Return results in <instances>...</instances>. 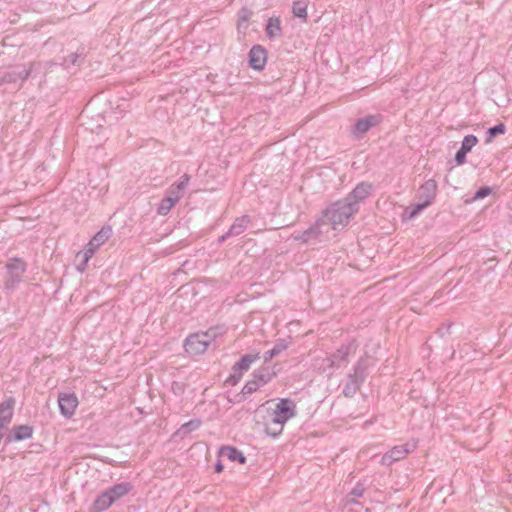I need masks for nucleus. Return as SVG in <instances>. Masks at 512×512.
I'll list each match as a JSON object with an SVG mask.
<instances>
[{
  "mask_svg": "<svg viewBox=\"0 0 512 512\" xmlns=\"http://www.w3.org/2000/svg\"><path fill=\"white\" fill-rule=\"evenodd\" d=\"M15 399L7 398L0 403V427L6 428L12 421L14 414Z\"/></svg>",
  "mask_w": 512,
  "mask_h": 512,
  "instance_id": "15",
  "label": "nucleus"
},
{
  "mask_svg": "<svg viewBox=\"0 0 512 512\" xmlns=\"http://www.w3.org/2000/svg\"><path fill=\"white\" fill-rule=\"evenodd\" d=\"M492 192V189L488 186L480 187L474 194L473 200L483 199L489 196Z\"/></svg>",
  "mask_w": 512,
  "mask_h": 512,
  "instance_id": "36",
  "label": "nucleus"
},
{
  "mask_svg": "<svg viewBox=\"0 0 512 512\" xmlns=\"http://www.w3.org/2000/svg\"><path fill=\"white\" fill-rule=\"evenodd\" d=\"M357 345L354 339L346 341L333 353L329 354L334 362L336 369L346 367L349 363V357L354 355Z\"/></svg>",
  "mask_w": 512,
  "mask_h": 512,
  "instance_id": "7",
  "label": "nucleus"
},
{
  "mask_svg": "<svg viewBox=\"0 0 512 512\" xmlns=\"http://www.w3.org/2000/svg\"><path fill=\"white\" fill-rule=\"evenodd\" d=\"M366 361L361 358L353 366L352 371L347 375L342 393L345 397H353L360 389L366 377Z\"/></svg>",
  "mask_w": 512,
  "mask_h": 512,
  "instance_id": "4",
  "label": "nucleus"
},
{
  "mask_svg": "<svg viewBox=\"0 0 512 512\" xmlns=\"http://www.w3.org/2000/svg\"><path fill=\"white\" fill-rule=\"evenodd\" d=\"M477 143L478 139L475 135H466L461 143L460 149L469 153Z\"/></svg>",
  "mask_w": 512,
  "mask_h": 512,
  "instance_id": "34",
  "label": "nucleus"
},
{
  "mask_svg": "<svg viewBox=\"0 0 512 512\" xmlns=\"http://www.w3.org/2000/svg\"><path fill=\"white\" fill-rule=\"evenodd\" d=\"M308 0H296L292 4V13L295 17L307 21Z\"/></svg>",
  "mask_w": 512,
  "mask_h": 512,
  "instance_id": "30",
  "label": "nucleus"
},
{
  "mask_svg": "<svg viewBox=\"0 0 512 512\" xmlns=\"http://www.w3.org/2000/svg\"><path fill=\"white\" fill-rule=\"evenodd\" d=\"M357 212L358 208L355 205L347 203L343 199L328 206L321 218L325 221L328 220L332 229L337 230L339 227H345Z\"/></svg>",
  "mask_w": 512,
  "mask_h": 512,
  "instance_id": "1",
  "label": "nucleus"
},
{
  "mask_svg": "<svg viewBox=\"0 0 512 512\" xmlns=\"http://www.w3.org/2000/svg\"><path fill=\"white\" fill-rule=\"evenodd\" d=\"M250 15H251V13L248 9L242 8L238 14L239 21H241V22L248 21L250 18Z\"/></svg>",
  "mask_w": 512,
  "mask_h": 512,
  "instance_id": "40",
  "label": "nucleus"
},
{
  "mask_svg": "<svg viewBox=\"0 0 512 512\" xmlns=\"http://www.w3.org/2000/svg\"><path fill=\"white\" fill-rule=\"evenodd\" d=\"M288 345H289V343L286 340H284V339L278 340L275 343V345L273 346V348H271L270 350L266 351L263 354L264 362L267 363V362L271 361L272 358H274L275 356H278L281 352L286 350L288 348Z\"/></svg>",
  "mask_w": 512,
  "mask_h": 512,
  "instance_id": "27",
  "label": "nucleus"
},
{
  "mask_svg": "<svg viewBox=\"0 0 512 512\" xmlns=\"http://www.w3.org/2000/svg\"><path fill=\"white\" fill-rule=\"evenodd\" d=\"M133 489V485L130 482H121L114 484L112 487L106 489V493L109 494L113 502L127 495Z\"/></svg>",
  "mask_w": 512,
  "mask_h": 512,
  "instance_id": "21",
  "label": "nucleus"
},
{
  "mask_svg": "<svg viewBox=\"0 0 512 512\" xmlns=\"http://www.w3.org/2000/svg\"><path fill=\"white\" fill-rule=\"evenodd\" d=\"M112 229L110 226L102 227L85 245L84 249L80 251L76 258L81 257V262L77 264L76 269L83 273L88 265L89 260L94 253L111 237Z\"/></svg>",
  "mask_w": 512,
  "mask_h": 512,
  "instance_id": "2",
  "label": "nucleus"
},
{
  "mask_svg": "<svg viewBox=\"0 0 512 512\" xmlns=\"http://www.w3.org/2000/svg\"><path fill=\"white\" fill-rule=\"evenodd\" d=\"M366 491V487L364 483L357 482L356 485L352 488V490L345 496V504L347 505H353V504H359L358 498L363 497L364 493Z\"/></svg>",
  "mask_w": 512,
  "mask_h": 512,
  "instance_id": "25",
  "label": "nucleus"
},
{
  "mask_svg": "<svg viewBox=\"0 0 512 512\" xmlns=\"http://www.w3.org/2000/svg\"><path fill=\"white\" fill-rule=\"evenodd\" d=\"M437 193V182L434 179L425 181L419 188V197L423 203L429 206L435 199Z\"/></svg>",
  "mask_w": 512,
  "mask_h": 512,
  "instance_id": "16",
  "label": "nucleus"
},
{
  "mask_svg": "<svg viewBox=\"0 0 512 512\" xmlns=\"http://www.w3.org/2000/svg\"><path fill=\"white\" fill-rule=\"evenodd\" d=\"M260 388V385L252 378L248 380L242 388L241 393L244 396L251 395Z\"/></svg>",
  "mask_w": 512,
  "mask_h": 512,
  "instance_id": "35",
  "label": "nucleus"
},
{
  "mask_svg": "<svg viewBox=\"0 0 512 512\" xmlns=\"http://www.w3.org/2000/svg\"><path fill=\"white\" fill-rule=\"evenodd\" d=\"M249 67L256 71H262L267 62V51L261 45H254L248 53Z\"/></svg>",
  "mask_w": 512,
  "mask_h": 512,
  "instance_id": "13",
  "label": "nucleus"
},
{
  "mask_svg": "<svg viewBox=\"0 0 512 512\" xmlns=\"http://www.w3.org/2000/svg\"><path fill=\"white\" fill-rule=\"evenodd\" d=\"M373 190V185L368 182H360L356 187L344 198L347 203L355 205L359 209V204L364 202Z\"/></svg>",
  "mask_w": 512,
  "mask_h": 512,
  "instance_id": "11",
  "label": "nucleus"
},
{
  "mask_svg": "<svg viewBox=\"0 0 512 512\" xmlns=\"http://www.w3.org/2000/svg\"><path fill=\"white\" fill-rule=\"evenodd\" d=\"M220 455L226 456L232 462H238L240 464H245L247 458L238 448L233 446H222L219 451Z\"/></svg>",
  "mask_w": 512,
  "mask_h": 512,
  "instance_id": "23",
  "label": "nucleus"
},
{
  "mask_svg": "<svg viewBox=\"0 0 512 512\" xmlns=\"http://www.w3.org/2000/svg\"><path fill=\"white\" fill-rule=\"evenodd\" d=\"M200 426L199 420H190L182 425L181 429L186 432H191L196 430Z\"/></svg>",
  "mask_w": 512,
  "mask_h": 512,
  "instance_id": "37",
  "label": "nucleus"
},
{
  "mask_svg": "<svg viewBox=\"0 0 512 512\" xmlns=\"http://www.w3.org/2000/svg\"><path fill=\"white\" fill-rule=\"evenodd\" d=\"M382 115L381 114H373V115H367L363 118H359L353 128H352V134L360 139L364 136L365 133H367L372 127L377 126L382 122Z\"/></svg>",
  "mask_w": 512,
  "mask_h": 512,
  "instance_id": "9",
  "label": "nucleus"
},
{
  "mask_svg": "<svg viewBox=\"0 0 512 512\" xmlns=\"http://www.w3.org/2000/svg\"><path fill=\"white\" fill-rule=\"evenodd\" d=\"M177 201L165 193V196L162 198L160 203L157 206V214L161 216L167 215L171 209L175 206Z\"/></svg>",
  "mask_w": 512,
  "mask_h": 512,
  "instance_id": "29",
  "label": "nucleus"
},
{
  "mask_svg": "<svg viewBox=\"0 0 512 512\" xmlns=\"http://www.w3.org/2000/svg\"><path fill=\"white\" fill-rule=\"evenodd\" d=\"M244 373H245V372H243L242 370H238V369H237V366L234 364V365L232 366V372H231V374L229 375V377H228V378L226 379V381H225V382H226V384H228V385H230V386H235V385H237V384L240 382V380H241V378H242V376H243V374H244Z\"/></svg>",
  "mask_w": 512,
  "mask_h": 512,
  "instance_id": "33",
  "label": "nucleus"
},
{
  "mask_svg": "<svg viewBox=\"0 0 512 512\" xmlns=\"http://www.w3.org/2000/svg\"><path fill=\"white\" fill-rule=\"evenodd\" d=\"M78 398L75 393H59L58 406L60 413L66 419L72 418L78 407Z\"/></svg>",
  "mask_w": 512,
  "mask_h": 512,
  "instance_id": "12",
  "label": "nucleus"
},
{
  "mask_svg": "<svg viewBox=\"0 0 512 512\" xmlns=\"http://www.w3.org/2000/svg\"><path fill=\"white\" fill-rule=\"evenodd\" d=\"M416 448L415 444H403L392 447L389 451L382 455L380 463L384 466H390L394 462L404 459L409 453Z\"/></svg>",
  "mask_w": 512,
  "mask_h": 512,
  "instance_id": "8",
  "label": "nucleus"
},
{
  "mask_svg": "<svg viewBox=\"0 0 512 512\" xmlns=\"http://www.w3.org/2000/svg\"><path fill=\"white\" fill-rule=\"evenodd\" d=\"M324 224H326V221L323 218H319L302 233L294 232L291 235V238L294 241H298L304 244L309 243L312 240L318 239L322 235L323 231L321 228Z\"/></svg>",
  "mask_w": 512,
  "mask_h": 512,
  "instance_id": "10",
  "label": "nucleus"
},
{
  "mask_svg": "<svg viewBox=\"0 0 512 512\" xmlns=\"http://www.w3.org/2000/svg\"><path fill=\"white\" fill-rule=\"evenodd\" d=\"M114 502L112 498H110L109 494L106 491H103L97 498L94 500L92 505L93 512H104L106 511Z\"/></svg>",
  "mask_w": 512,
  "mask_h": 512,
  "instance_id": "26",
  "label": "nucleus"
},
{
  "mask_svg": "<svg viewBox=\"0 0 512 512\" xmlns=\"http://www.w3.org/2000/svg\"><path fill=\"white\" fill-rule=\"evenodd\" d=\"M33 64H30L28 69H19L18 67H14L12 69L6 70L0 73V82L1 83H16L18 81L24 82L26 81L32 73Z\"/></svg>",
  "mask_w": 512,
  "mask_h": 512,
  "instance_id": "14",
  "label": "nucleus"
},
{
  "mask_svg": "<svg viewBox=\"0 0 512 512\" xmlns=\"http://www.w3.org/2000/svg\"><path fill=\"white\" fill-rule=\"evenodd\" d=\"M86 58V49L84 46H80L75 52L70 53L63 59L61 65L65 69H69L73 66H81Z\"/></svg>",
  "mask_w": 512,
  "mask_h": 512,
  "instance_id": "18",
  "label": "nucleus"
},
{
  "mask_svg": "<svg viewBox=\"0 0 512 512\" xmlns=\"http://www.w3.org/2000/svg\"><path fill=\"white\" fill-rule=\"evenodd\" d=\"M427 203H418L409 211V218L416 217L421 211L427 208Z\"/></svg>",
  "mask_w": 512,
  "mask_h": 512,
  "instance_id": "38",
  "label": "nucleus"
},
{
  "mask_svg": "<svg viewBox=\"0 0 512 512\" xmlns=\"http://www.w3.org/2000/svg\"><path fill=\"white\" fill-rule=\"evenodd\" d=\"M251 222L252 219L249 215H242L237 217L228 229V235H231L232 237L241 235L244 233Z\"/></svg>",
  "mask_w": 512,
  "mask_h": 512,
  "instance_id": "22",
  "label": "nucleus"
},
{
  "mask_svg": "<svg viewBox=\"0 0 512 512\" xmlns=\"http://www.w3.org/2000/svg\"><path fill=\"white\" fill-rule=\"evenodd\" d=\"M506 132V126L503 123H499L495 126L489 127L486 134V142H490L497 135L504 134Z\"/></svg>",
  "mask_w": 512,
  "mask_h": 512,
  "instance_id": "32",
  "label": "nucleus"
},
{
  "mask_svg": "<svg viewBox=\"0 0 512 512\" xmlns=\"http://www.w3.org/2000/svg\"><path fill=\"white\" fill-rule=\"evenodd\" d=\"M266 36L272 40L282 35L281 20L279 17H270L265 27Z\"/></svg>",
  "mask_w": 512,
  "mask_h": 512,
  "instance_id": "24",
  "label": "nucleus"
},
{
  "mask_svg": "<svg viewBox=\"0 0 512 512\" xmlns=\"http://www.w3.org/2000/svg\"><path fill=\"white\" fill-rule=\"evenodd\" d=\"M33 427L30 425L14 426L11 433L7 436L8 442H19L31 438Z\"/></svg>",
  "mask_w": 512,
  "mask_h": 512,
  "instance_id": "19",
  "label": "nucleus"
},
{
  "mask_svg": "<svg viewBox=\"0 0 512 512\" xmlns=\"http://www.w3.org/2000/svg\"><path fill=\"white\" fill-rule=\"evenodd\" d=\"M7 274L4 288L7 291L14 290L22 280V275L26 271V263L20 258H13L6 265Z\"/></svg>",
  "mask_w": 512,
  "mask_h": 512,
  "instance_id": "6",
  "label": "nucleus"
},
{
  "mask_svg": "<svg viewBox=\"0 0 512 512\" xmlns=\"http://www.w3.org/2000/svg\"><path fill=\"white\" fill-rule=\"evenodd\" d=\"M467 152L459 149L455 154V162L457 165L464 164L466 161Z\"/></svg>",
  "mask_w": 512,
  "mask_h": 512,
  "instance_id": "39",
  "label": "nucleus"
},
{
  "mask_svg": "<svg viewBox=\"0 0 512 512\" xmlns=\"http://www.w3.org/2000/svg\"><path fill=\"white\" fill-rule=\"evenodd\" d=\"M190 181V176L185 173L179 180L173 183L166 191V193L174 198L177 202L181 199Z\"/></svg>",
  "mask_w": 512,
  "mask_h": 512,
  "instance_id": "17",
  "label": "nucleus"
},
{
  "mask_svg": "<svg viewBox=\"0 0 512 512\" xmlns=\"http://www.w3.org/2000/svg\"><path fill=\"white\" fill-rule=\"evenodd\" d=\"M215 337L214 331L210 329L205 333H196L186 338L184 348L192 355L203 354Z\"/></svg>",
  "mask_w": 512,
  "mask_h": 512,
  "instance_id": "5",
  "label": "nucleus"
},
{
  "mask_svg": "<svg viewBox=\"0 0 512 512\" xmlns=\"http://www.w3.org/2000/svg\"><path fill=\"white\" fill-rule=\"evenodd\" d=\"M296 405L293 400L289 398H282L276 404L275 409L271 414L272 424L279 426L278 430H270V427L266 428V432L268 435L272 437H277L283 431L284 424L291 418L296 415Z\"/></svg>",
  "mask_w": 512,
  "mask_h": 512,
  "instance_id": "3",
  "label": "nucleus"
},
{
  "mask_svg": "<svg viewBox=\"0 0 512 512\" xmlns=\"http://www.w3.org/2000/svg\"><path fill=\"white\" fill-rule=\"evenodd\" d=\"M224 469V466L220 460L215 463V472L220 473Z\"/></svg>",
  "mask_w": 512,
  "mask_h": 512,
  "instance_id": "41",
  "label": "nucleus"
},
{
  "mask_svg": "<svg viewBox=\"0 0 512 512\" xmlns=\"http://www.w3.org/2000/svg\"><path fill=\"white\" fill-rule=\"evenodd\" d=\"M315 367L322 373L336 369L330 355L315 359Z\"/></svg>",
  "mask_w": 512,
  "mask_h": 512,
  "instance_id": "31",
  "label": "nucleus"
},
{
  "mask_svg": "<svg viewBox=\"0 0 512 512\" xmlns=\"http://www.w3.org/2000/svg\"><path fill=\"white\" fill-rule=\"evenodd\" d=\"M275 376L276 372L269 366H261L252 373V378L260 385V387L269 383Z\"/></svg>",
  "mask_w": 512,
  "mask_h": 512,
  "instance_id": "20",
  "label": "nucleus"
},
{
  "mask_svg": "<svg viewBox=\"0 0 512 512\" xmlns=\"http://www.w3.org/2000/svg\"><path fill=\"white\" fill-rule=\"evenodd\" d=\"M229 237H232L231 235H228V231L221 235L219 238H218V243L219 244H222L224 241H226Z\"/></svg>",
  "mask_w": 512,
  "mask_h": 512,
  "instance_id": "42",
  "label": "nucleus"
},
{
  "mask_svg": "<svg viewBox=\"0 0 512 512\" xmlns=\"http://www.w3.org/2000/svg\"><path fill=\"white\" fill-rule=\"evenodd\" d=\"M260 359V354H245L243 355L236 363L238 370H242L243 372H247L251 365Z\"/></svg>",
  "mask_w": 512,
  "mask_h": 512,
  "instance_id": "28",
  "label": "nucleus"
}]
</instances>
